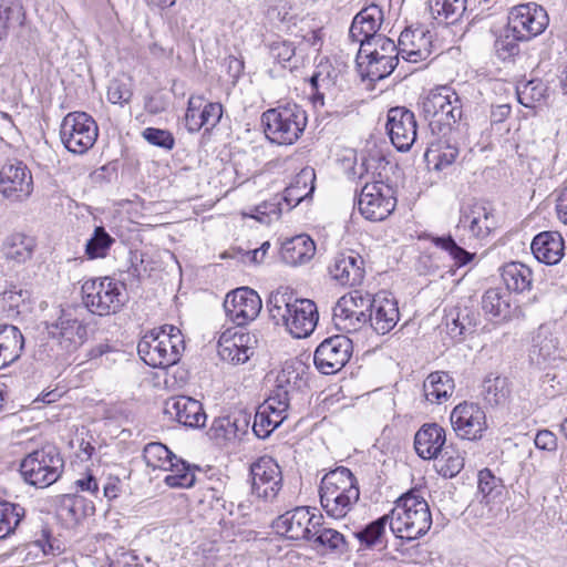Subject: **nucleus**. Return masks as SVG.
Wrapping results in <instances>:
<instances>
[{
	"mask_svg": "<svg viewBox=\"0 0 567 567\" xmlns=\"http://www.w3.org/2000/svg\"><path fill=\"white\" fill-rule=\"evenodd\" d=\"M291 299L288 292H271L267 301L269 315L276 324L282 323L293 338H307L319 320L317 306L310 299Z\"/></svg>",
	"mask_w": 567,
	"mask_h": 567,
	"instance_id": "obj_1",
	"label": "nucleus"
},
{
	"mask_svg": "<svg viewBox=\"0 0 567 567\" xmlns=\"http://www.w3.org/2000/svg\"><path fill=\"white\" fill-rule=\"evenodd\" d=\"M389 517L390 529L402 539L420 538L432 526L430 506L417 489H411L399 497Z\"/></svg>",
	"mask_w": 567,
	"mask_h": 567,
	"instance_id": "obj_2",
	"label": "nucleus"
},
{
	"mask_svg": "<svg viewBox=\"0 0 567 567\" xmlns=\"http://www.w3.org/2000/svg\"><path fill=\"white\" fill-rule=\"evenodd\" d=\"M319 495L326 513L333 518H342L359 501L360 491L352 472L340 466L322 477Z\"/></svg>",
	"mask_w": 567,
	"mask_h": 567,
	"instance_id": "obj_3",
	"label": "nucleus"
},
{
	"mask_svg": "<svg viewBox=\"0 0 567 567\" xmlns=\"http://www.w3.org/2000/svg\"><path fill=\"white\" fill-rule=\"evenodd\" d=\"M184 350L181 330L169 324L146 332L137 344L140 358L152 368L164 369L176 364Z\"/></svg>",
	"mask_w": 567,
	"mask_h": 567,
	"instance_id": "obj_4",
	"label": "nucleus"
},
{
	"mask_svg": "<svg viewBox=\"0 0 567 567\" xmlns=\"http://www.w3.org/2000/svg\"><path fill=\"white\" fill-rule=\"evenodd\" d=\"M420 104L433 134L447 136L463 116L462 97L447 85L431 90Z\"/></svg>",
	"mask_w": 567,
	"mask_h": 567,
	"instance_id": "obj_5",
	"label": "nucleus"
},
{
	"mask_svg": "<svg viewBox=\"0 0 567 567\" xmlns=\"http://www.w3.org/2000/svg\"><path fill=\"white\" fill-rule=\"evenodd\" d=\"M266 137L278 145H292L303 133L307 114L297 104L269 109L261 115Z\"/></svg>",
	"mask_w": 567,
	"mask_h": 567,
	"instance_id": "obj_6",
	"label": "nucleus"
},
{
	"mask_svg": "<svg viewBox=\"0 0 567 567\" xmlns=\"http://www.w3.org/2000/svg\"><path fill=\"white\" fill-rule=\"evenodd\" d=\"M63 467L64 461L59 450L54 445L47 444L29 453L21 461L20 473L28 484L43 488L60 478Z\"/></svg>",
	"mask_w": 567,
	"mask_h": 567,
	"instance_id": "obj_7",
	"label": "nucleus"
},
{
	"mask_svg": "<svg viewBox=\"0 0 567 567\" xmlns=\"http://www.w3.org/2000/svg\"><path fill=\"white\" fill-rule=\"evenodd\" d=\"M124 285L109 277L86 280L81 288L85 308L97 316L118 312L125 303Z\"/></svg>",
	"mask_w": 567,
	"mask_h": 567,
	"instance_id": "obj_8",
	"label": "nucleus"
},
{
	"mask_svg": "<svg viewBox=\"0 0 567 567\" xmlns=\"http://www.w3.org/2000/svg\"><path fill=\"white\" fill-rule=\"evenodd\" d=\"M99 127L85 112L68 113L60 125V137L65 148L74 154H84L95 144Z\"/></svg>",
	"mask_w": 567,
	"mask_h": 567,
	"instance_id": "obj_9",
	"label": "nucleus"
},
{
	"mask_svg": "<svg viewBox=\"0 0 567 567\" xmlns=\"http://www.w3.org/2000/svg\"><path fill=\"white\" fill-rule=\"evenodd\" d=\"M375 174L372 173V178ZM360 214L368 220L381 221L392 214L396 206L393 188L382 181L365 182L355 202Z\"/></svg>",
	"mask_w": 567,
	"mask_h": 567,
	"instance_id": "obj_10",
	"label": "nucleus"
},
{
	"mask_svg": "<svg viewBox=\"0 0 567 567\" xmlns=\"http://www.w3.org/2000/svg\"><path fill=\"white\" fill-rule=\"evenodd\" d=\"M549 22L546 10L535 3H522L511 9L508 32L519 40H530L545 31Z\"/></svg>",
	"mask_w": 567,
	"mask_h": 567,
	"instance_id": "obj_11",
	"label": "nucleus"
},
{
	"mask_svg": "<svg viewBox=\"0 0 567 567\" xmlns=\"http://www.w3.org/2000/svg\"><path fill=\"white\" fill-rule=\"evenodd\" d=\"M79 306L62 309L59 318L47 326L49 334L68 351L75 350L86 340V326L80 319Z\"/></svg>",
	"mask_w": 567,
	"mask_h": 567,
	"instance_id": "obj_12",
	"label": "nucleus"
},
{
	"mask_svg": "<svg viewBox=\"0 0 567 567\" xmlns=\"http://www.w3.org/2000/svg\"><path fill=\"white\" fill-rule=\"evenodd\" d=\"M353 351L352 341L344 334L324 339L316 349L313 362L323 374L340 371L350 360Z\"/></svg>",
	"mask_w": 567,
	"mask_h": 567,
	"instance_id": "obj_13",
	"label": "nucleus"
},
{
	"mask_svg": "<svg viewBox=\"0 0 567 567\" xmlns=\"http://www.w3.org/2000/svg\"><path fill=\"white\" fill-rule=\"evenodd\" d=\"M223 306L227 318L237 327H244L258 317L262 302L254 289L240 287L226 295Z\"/></svg>",
	"mask_w": 567,
	"mask_h": 567,
	"instance_id": "obj_14",
	"label": "nucleus"
},
{
	"mask_svg": "<svg viewBox=\"0 0 567 567\" xmlns=\"http://www.w3.org/2000/svg\"><path fill=\"white\" fill-rule=\"evenodd\" d=\"M450 421L455 434L463 440H480L487 429L485 411L474 402L457 404L451 412Z\"/></svg>",
	"mask_w": 567,
	"mask_h": 567,
	"instance_id": "obj_15",
	"label": "nucleus"
},
{
	"mask_svg": "<svg viewBox=\"0 0 567 567\" xmlns=\"http://www.w3.org/2000/svg\"><path fill=\"white\" fill-rule=\"evenodd\" d=\"M321 516L310 514L306 506H298L278 516L272 527L277 533L293 540H312V532L319 526Z\"/></svg>",
	"mask_w": 567,
	"mask_h": 567,
	"instance_id": "obj_16",
	"label": "nucleus"
},
{
	"mask_svg": "<svg viewBox=\"0 0 567 567\" xmlns=\"http://www.w3.org/2000/svg\"><path fill=\"white\" fill-rule=\"evenodd\" d=\"M416 120L412 111L404 106L388 111L386 131L391 143L399 152H408L416 141Z\"/></svg>",
	"mask_w": 567,
	"mask_h": 567,
	"instance_id": "obj_17",
	"label": "nucleus"
},
{
	"mask_svg": "<svg viewBox=\"0 0 567 567\" xmlns=\"http://www.w3.org/2000/svg\"><path fill=\"white\" fill-rule=\"evenodd\" d=\"M33 179L28 166L20 161H9L0 169V193L10 200L30 196Z\"/></svg>",
	"mask_w": 567,
	"mask_h": 567,
	"instance_id": "obj_18",
	"label": "nucleus"
},
{
	"mask_svg": "<svg viewBox=\"0 0 567 567\" xmlns=\"http://www.w3.org/2000/svg\"><path fill=\"white\" fill-rule=\"evenodd\" d=\"M251 489L258 497L274 499L281 488L282 475L279 465L269 456L258 458L250 466Z\"/></svg>",
	"mask_w": 567,
	"mask_h": 567,
	"instance_id": "obj_19",
	"label": "nucleus"
},
{
	"mask_svg": "<svg viewBox=\"0 0 567 567\" xmlns=\"http://www.w3.org/2000/svg\"><path fill=\"white\" fill-rule=\"evenodd\" d=\"M204 102L203 96H190L188 100L185 125L190 133L199 132L203 127L210 132L221 120L223 105L218 102Z\"/></svg>",
	"mask_w": 567,
	"mask_h": 567,
	"instance_id": "obj_20",
	"label": "nucleus"
},
{
	"mask_svg": "<svg viewBox=\"0 0 567 567\" xmlns=\"http://www.w3.org/2000/svg\"><path fill=\"white\" fill-rule=\"evenodd\" d=\"M383 10L378 4H370L361 9L353 18L349 37L354 42L362 45V52L367 51V47H371L373 40L379 37V29L383 22Z\"/></svg>",
	"mask_w": 567,
	"mask_h": 567,
	"instance_id": "obj_21",
	"label": "nucleus"
},
{
	"mask_svg": "<svg viewBox=\"0 0 567 567\" xmlns=\"http://www.w3.org/2000/svg\"><path fill=\"white\" fill-rule=\"evenodd\" d=\"M249 415L243 411L214 419L207 435L217 445L225 446L241 439L248 432Z\"/></svg>",
	"mask_w": 567,
	"mask_h": 567,
	"instance_id": "obj_22",
	"label": "nucleus"
},
{
	"mask_svg": "<svg viewBox=\"0 0 567 567\" xmlns=\"http://www.w3.org/2000/svg\"><path fill=\"white\" fill-rule=\"evenodd\" d=\"M329 274L342 286L360 285L364 278V260L353 250L338 254L329 265Z\"/></svg>",
	"mask_w": 567,
	"mask_h": 567,
	"instance_id": "obj_23",
	"label": "nucleus"
},
{
	"mask_svg": "<svg viewBox=\"0 0 567 567\" xmlns=\"http://www.w3.org/2000/svg\"><path fill=\"white\" fill-rule=\"evenodd\" d=\"M164 414L171 420L188 427H202L206 422V413L199 401L189 396H174L166 400Z\"/></svg>",
	"mask_w": 567,
	"mask_h": 567,
	"instance_id": "obj_24",
	"label": "nucleus"
},
{
	"mask_svg": "<svg viewBox=\"0 0 567 567\" xmlns=\"http://www.w3.org/2000/svg\"><path fill=\"white\" fill-rule=\"evenodd\" d=\"M457 226L467 229L475 238H485L496 228V219L492 209L474 203L461 210Z\"/></svg>",
	"mask_w": 567,
	"mask_h": 567,
	"instance_id": "obj_25",
	"label": "nucleus"
},
{
	"mask_svg": "<svg viewBox=\"0 0 567 567\" xmlns=\"http://www.w3.org/2000/svg\"><path fill=\"white\" fill-rule=\"evenodd\" d=\"M306 380L292 364H286L276 379V386L270 394V403H277V411H287L291 396L298 392Z\"/></svg>",
	"mask_w": 567,
	"mask_h": 567,
	"instance_id": "obj_26",
	"label": "nucleus"
},
{
	"mask_svg": "<svg viewBox=\"0 0 567 567\" xmlns=\"http://www.w3.org/2000/svg\"><path fill=\"white\" fill-rule=\"evenodd\" d=\"M399 317L396 300L377 295L374 305L369 313V329H372L378 334H385L396 326Z\"/></svg>",
	"mask_w": 567,
	"mask_h": 567,
	"instance_id": "obj_27",
	"label": "nucleus"
},
{
	"mask_svg": "<svg viewBox=\"0 0 567 567\" xmlns=\"http://www.w3.org/2000/svg\"><path fill=\"white\" fill-rule=\"evenodd\" d=\"M530 249L538 261L557 265L564 257L565 241L558 231H542L534 237Z\"/></svg>",
	"mask_w": 567,
	"mask_h": 567,
	"instance_id": "obj_28",
	"label": "nucleus"
},
{
	"mask_svg": "<svg viewBox=\"0 0 567 567\" xmlns=\"http://www.w3.org/2000/svg\"><path fill=\"white\" fill-rule=\"evenodd\" d=\"M445 442V430L436 423H427L415 433L414 449L423 460H432L442 452Z\"/></svg>",
	"mask_w": 567,
	"mask_h": 567,
	"instance_id": "obj_29",
	"label": "nucleus"
},
{
	"mask_svg": "<svg viewBox=\"0 0 567 567\" xmlns=\"http://www.w3.org/2000/svg\"><path fill=\"white\" fill-rule=\"evenodd\" d=\"M55 505L58 516L68 525H74L95 512L94 505L78 494L60 495Z\"/></svg>",
	"mask_w": 567,
	"mask_h": 567,
	"instance_id": "obj_30",
	"label": "nucleus"
},
{
	"mask_svg": "<svg viewBox=\"0 0 567 567\" xmlns=\"http://www.w3.org/2000/svg\"><path fill=\"white\" fill-rule=\"evenodd\" d=\"M255 343H257L255 336H250L249 333H235L233 339H224V337H221L218 352L224 361L240 364L249 360Z\"/></svg>",
	"mask_w": 567,
	"mask_h": 567,
	"instance_id": "obj_31",
	"label": "nucleus"
},
{
	"mask_svg": "<svg viewBox=\"0 0 567 567\" xmlns=\"http://www.w3.org/2000/svg\"><path fill=\"white\" fill-rule=\"evenodd\" d=\"M350 299H339L333 307L332 320L338 330L347 333L369 329V313L351 309Z\"/></svg>",
	"mask_w": 567,
	"mask_h": 567,
	"instance_id": "obj_32",
	"label": "nucleus"
},
{
	"mask_svg": "<svg viewBox=\"0 0 567 567\" xmlns=\"http://www.w3.org/2000/svg\"><path fill=\"white\" fill-rule=\"evenodd\" d=\"M24 349V338L18 327L0 324V369L16 362Z\"/></svg>",
	"mask_w": 567,
	"mask_h": 567,
	"instance_id": "obj_33",
	"label": "nucleus"
},
{
	"mask_svg": "<svg viewBox=\"0 0 567 567\" xmlns=\"http://www.w3.org/2000/svg\"><path fill=\"white\" fill-rule=\"evenodd\" d=\"M316 254L315 241L308 235H298L286 240L281 247L284 261L291 266L309 261Z\"/></svg>",
	"mask_w": 567,
	"mask_h": 567,
	"instance_id": "obj_34",
	"label": "nucleus"
},
{
	"mask_svg": "<svg viewBox=\"0 0 567 567\" xmlns=\"http://www.w3.org/2000/svg\"><path fill=\"white\" fill-rule=\"evenodd\" d=\"M316 173L311 167L302 168L284 192V200L289 207L297 206L300 202L311 196L315 192Z\"/></svg>",
	"mask_w": 567,
	"mask_h": 567,
	"instance_id": "obj_35",
	"label": "nucleus"
},
{
	"mask_svg": "<svg viewBox=\"0 0 567 567\" xmlns=\"http://www.w3.org/2000/svg\"><path fill=\"white\" fill-rule=\"evenodd\" d=\"M286 411H277V403H270L268 398L261 404L254 417L252 431L259 439L268 437L286 419Z\"/></svg>",
	"mask_w": 567,
	"mask_h": 567,
	"instance_id": "obj_36",
	"label": "nucleus"
},
{
	"mask_svg": "<svg viewBox=\"0 0 567 567\" xmlns=\"http://www.w3.org/2000/svg\"><path fill=\"white\" fill-rule=\"evenodd\" d=\"M454 380L444 371H435L427 375L423 383V393L426 401L441 404L454 392Z\"/></svg>",
	"mask_w": 567,
	"mask_h": 567,
	"instance_id": "obj_37",
	"label": "nucleus"
},
{
	"mask_svg": "<svg viewBox=\"0 0 567 567\" xmlns=\"http://www.w3.org/2000/svg\"><path fill=\"white\" fill-rule=\"evenodd\" d=\"M458 147L452 144L446 136L439 135L435 141L430 143L424 158L427 164H432L436 171H442L451 166L458 156Z\"/></svg>",
	"mask_w": 567,
	"mask_h": 567,
	"instance_id": "obj_38",
	"label": "nucleus"
},
{
	"mask_svg": "<svg viewBox=\"0 0 567 567\" xmlns=\"http://www.w3.org/2000/svg\"><path fill=\"white\" fill-rule=\"evenodd\" d=\"M432 17L439 22L454 24L467 11V0H427Z\"/></svg>",
	"mask_w": 567,
	"mask_h": 567,
	"instance_id": "obj_39",
	"label": "nucleus"
},
{
	"mask_svg": "<svg viewBox=\"0 0 567 567\" xmlns=\"http://www.w3.org/2000/svg\"><path fill=\"white\" fill-rule=\"evenodd\" d=\"M482 309L493 318L506 319L511 312V292L491 288L482 297Z\"/></svg>",
	"mask_w": 567,
	"mask_h": 567,
	"instance_id": "obj_40",
	"label": "nucleus"
},
{
	"mask_svg": "<svg viewBox=\"0 0 567 567\" xmlns=\"http://www.w3.org/2000/svg\"><path fill=\"white\" fill-rule=\"evenodd\" d=\"M34 248L35 240L33 237L24 234H13L6 239L2 250L7 259L21 264L32 257Z\"/></svg>",
	"mask_w": 567,
	"mask_h": 567,
	"instance_id": "obj_41",
	"label": "nucleus"
},
{
	"mask_svg": "<svg viewBox=\"0 0 567 567\" xmlns=\"http://www.w3.org/2000/svg\"><path fill=\"white\" fill-rule=\"evenodd\" d=\"M532 270L522 262H509L503 267L502 279L506 291L523 292L532 286Z\"/></svg>",
	"mask_w": 567,
	"mask_h": 567,
	"instance_id": "obj_42",
	"label": "nucleus"
},
{
	"mask_svg": "<svg viewBox=\"0 0 567 567\" xmlns=\"http://www.w3.org/2000/svg\"><path fill=\"white\" fill-rule=\"evenodd\" d=\"M25 13L19 0H0V42L9 31L23 24Z\"/></svg>",
	"mask_w": 567,
	"mask_h": 567,
	"instance_id": "obj_43",
	"label": "nucleus"
},
{
	"mask_svg": "<svg viewBox=\"0 0 567 567\" xmlns=\"http://www.w3.org/2000/svg\"><path fill=\"white\" fill-rule=\"evenodd\" d=\"M364 65L360 69L362 75L371 81H378L390 75L398 65V56H363Z\"/></svg>",
	"mask_w": 567,
	"mask_h": 567,
	"instance_id": "obj_44",
	"label": "nucleus"
},
{
	"mask_svg": "<svg viewBox=\"0 0 567 567\" xmlns=\"http://www.w3.org/2000/svg\"><path fill=\"white\" fill-rule=\"evenodd\" d=\"M25 515V509L16 503L0 501V539L14 533Z\"/></svg>",
	"mask_w": 567,
	"mask_h": 567,
	"instance_id": "obj_45",
	"label": "nucleus"
},
{
	"mask_svg": "<svg viewBox=\"0 0 567 567\" xmlns=\"http://www.w3.org/2000/svg\"><path fill=\"white\" fill-rule=\"evenodd\" d=\"M511 390L508 385V380L503 377H487L482 384V396L483 400L494 406L504 404Z\"/></svg>",
	"mask_w": 567,
	"mask_h": 567,
	"instance_id": "obj_46",
	"label": "nucleus"
},
{
	"mask_svg": "<svg viewBox=\"0 0 567 567\" xmlns=\"http://www.w3.org/2000/svg\"><path fill=\"white\" fill-rule=\"evenodd\" d=\"M429 240L437 248L449 252L454 264L458 267H463L470 264L474 257V252H470L461 247L451 235L445 236H429Z\"/></svg>",
	"mask_w": 567,
	"mask_h": 567,
	"instance_id": "obj_47",
	"label": "nucleus"
},
{
	"mask_svg": "<svg viewBox=\"0 0 567 567\" xmlns=\"http://www.w3.org/2000/svg\"><path fill=\"white\" fill-rule=\"evenodd\" d=\"M165 471L171 472L164 478V482L169 487L188 488L195 483L196 477L190 465L177 456L172 461V467H166Z\"/></svg>",
	"mask_w": 567,
	"mask_h": 567,
	"instance_id": "obj_48",
	"label": "nucleus"
},
{
	"mask_svg": "<svg viewBox=\"0 0 567 567\" xmlns=\"http://www.w3.org/2000/svg\"><path fill=\"white\" fill-rule=\"evenodd\" d=\"M557 339L547 327L540 326L533 337L532 357H537L538 362L546 361L557 351Z\"/></svg>",
	"mask_w": 567,
	"mask_h": 567,
	"instance_id": "obj_49",
	"label": "nucleus"
},
{
	"mask_svg": "<svg viewBox=\"0 0 567 567\" xmlns=\"http://www.w3.org/2000/svg\"><path fill=\"white\" fill-rule=\"evenodd\" d=\"M175 454L161 442H151L145 445L143 458L148 467L164 470L172 467Z\"/></svg>",
	"mask_w": 567,
	"mask_h": 567,
	"instance_id": "obj_50",
	"label": "nucleus"
},
{
	"mask_svg": "<svg viewBox=\"0 0 567 567\" xmlns=\"http://www.w3.org/2000/svg\"><path fill=\"white\" fill-rule=\"evenodd\" d=\"M398 44L390 38L384 35H379L373 40L371 47H367V51L362 52V45L359 49L357 54V64L359 69H362L364 65L363 56H398Z\"/></svg>",
	"mask_w": 567,
	"mask_h": 567,
	"instance_id": "obj_51",
	"label": "nucleus"
},
{
	"mask_svg": "<svg viewBox=\"0 0 567 567\" xmlns=\"http://www.w3.org/2000/svg\"><path fill=\"white\" fill-rule=\"evenodd\" d=\"M114 241L103 226H97L85 244V255L89 259L104 258Z\"/></svg>",
	"mask_w": 567,
	"mask_h": 567,
	"instance_id": "obj_52",
	"label": "nucleus"
},
{
	"mask_svg": "<svg viewBox=\"0 0 567 567\" xmlns=\"http://www.w3.org/2000/svg\"><path fill=\"white\" fill-rule=\"evenodd\" d=\"M390 523V517L388 515H383L378 519L368 524L364 528L359 530L355 536L360 540L361 544L365 545V547L371 548L378 545L383 544V535L385 532V527Z\"/></svg>",
	"mask_w": 567,
	"mask_h": 567,
	"instance_id": "obj_53",
	"label": "nucleus"
},
{
	"mask_svg": "<svg viewBox=\"0 0 567 567\" xmlns=\"http://www.w3.org/2000/svg\"><path fill=\"white\" fill-rule=\"evenodd\" d=\"M446 328L452 338L462 339L466 333L474 332L475 322L467 309L451 311L446 318Z\"/></svg>",
	"mask_w": 567,
	"mask_h": 567,
	"instance_id": "obj_54",
	"label": "nucleus"
},
{
	"mask_svg": "<svg viewBox=\"0 0 567 567\" xmlns=\"http://www.w3.org/2000/svg\"><path fill=\"white\" fill-rule=\"evenodd\" d=\"M546 85L540 80H530L517 86L516 93L518 102L525 107H534L535 103L545 97Z\"/></svg>",
	"mask_w": 567,
	"mask_h": 567,
	"instance_id": "obj_55",
	"label": "nucleus"
},
{
	"mask_svg": "<svg viewBox=\"0 0 567 567\" xmlns=\"http://www.w3.org/2000/svg\"><path fill=\"white\" fill-rule=\"evenodd\" d=\"M477 487L478 494L482 495V502H485L486 504L501 495L503 489L501 481L495 477L488 468L480 471Z\"/></svg>",
	"mask_w": 567,
	"mask_h": 567,
	"instance_id": "obj_56",
	"label": "nucleus"
},
{
	"mask_svg": "<svg viewBox=\"0 0 567 567\" xmlns=\"http://www.w3.org/2000/svg\"><path fill=\"white\" fill-rule=\"evenodd\" d=\"M463 467L464 457L455 450H446L437 463L439 474L447 478L456 476Z\"/></svg>",
	"mask_w": 567,
	"mask_h": 567,
	"instance_id": "obj_57",
	"label": "nucleus"
},
{
	"mask_svg": "<svg viewBox=\"0 0 567 567\" xmlns=\"http://www.w3.org/2000/svg\"><path fill=\"white\" fill-rule=\"evenodd\" d=\"M312 542L318 546L339 549L344 544V537L336 529L322 527L319 522V526L312 532Z\"/></svg>",
	"mask_w": 567,
	"mask_h": 567,
	"instance_id": "obj_58",
	"label": "nucleus"
},
{
	"mask_svg": "<svg viewBox=\"0 0 567 567\" xmlns=\"http://www.w3.org/2000/svg\"><path fill=\"white\" fill-rule=\"evenodd\" d=\"M142 136L151 145L162 147L166 151H171L175 146V138L173 134L167 130L146 127L142 132Z\"/></svg>",
	"mask_w": 567,
	"mask_h": 567,
	"instance_id": "obj_59",
	"label": "nucleus"
},
{
	"mask_svg": "<svg viewBox=\"0 0 567 567\" xmlns=\"http://www.w3.org/2000/svg\"><path fill=\"white\" fill-rule=\"evenodd\" d=\"M132 95L130 84L121 79H113L107 86V100L112 104L123 105L128 103Z\"/></svg>",
	"mask_w": 567,
	"mask_h": 567,
	"instance_id": "obj_60",
	"label": "nucleus"
},
{
	"mask_svg": "<svg viewBox=\"0 0 567 567\" xmlns=\"http://www.w3.org/2000/svg\"><path fill=\"white\" fill-rule=\"evenodd\" d=\"M32 546L42 550L44 555L56 556L64 551L61 540L52 536L49 529H42L38 538L32 542Z\"/></svg>",
	"mask_w": 567,
	"mask_h": 567,
	"instance_id": "obj_61",
	"label": "nucleus"
},
{
	"mask_svg": "<svg viewBox=\"0 0 567 567\" xmlns=\"http://www.w3.org/2000/svg\"><path fill=\"white\" fill-rule=\"evenodd\" d=\"M27 292L22 289H18L16 286H11L1 292V302L4 310L9 312V316L19 313L18 308L25 300Z\"/></svg>",
	"mask_w": 567,
	"mask_h": 567,
	"instance_id": "obj_62",
	"label": "nucleus"
},
{
	"mask_svg": "<svg viewBox=\"0 0 567 567\" xmlns=\"http://www.w3.org/2000/svg\"><path fill=\"white\" fill-rule=\"evenodd\" d=\"M519 39H517L513 32H508V27L505 30V35L498 39L495 43L497 54L501 59L506 60L507 58L514 56L519 52L518 45Z\"/></svg>",
	"mask_w": 567,
	"mask_h": 567,
	"instance_id": "obj_63",
	"label": "nucleus"
},
{
	"mask_svg": "<svg viewBox=\"0 0 567 567\" xmlns=\"http://www.w3.org/2000/svg\"><path fill=\"white\" fill-rule=\"evenodd\" d=\"M340 299H350V301H352L350 303L353 306L350 308L353 310L355 309V312L361 311L370 313L374 305L375 296H371L370 293L363 292L361 290H353L350 293L341 297Z\"/></svg>",
	"mask_w": 567,
	"mask_h": 567,
	"instance_id": "obj_64",
	"label": "nucleus"
}]
</instances>
